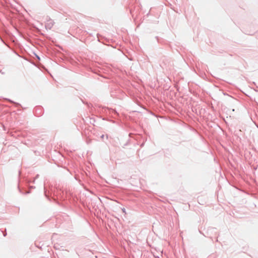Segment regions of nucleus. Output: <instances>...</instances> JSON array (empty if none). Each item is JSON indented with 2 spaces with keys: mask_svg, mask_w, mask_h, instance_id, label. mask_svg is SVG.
<instances>
[{
  "mask_svg": "<svg viewBox=\"0 0 258 258\" xmlns=\"http://www.w3.org/2000/svg\"><path fill=\"white\" fill-rule=\"evenodd\" d=\"M54 24V21L51 19L49 17H47L45 22V28L46 29L50 30L53 26Z\"/></svg>",
  "mask_w": 258,
  "mask_h": 258,
  "instance_id": "nucleus-1",
  "label": "nucleus"
},
{
  "mask_svg": "<svg viewBox=\"0 0 258 258\" xmlns=\"http://www.w3.org/2000/svg\"><path fill=\"white\" fill-rule=\"evenodd\" d=\"M104 137V135H102L101 136V139H103Z\"/></svg>",
  "mask_w": 258,
  "mask_h": 258,
  "instance_id": "nucleus-2",
  "label": "nucleus"
},
{
  "mask_svg": "<svg viewBox=\"0 0 258 258\" xmlns=\"http://www.w3.org/2000/svg\"><path fill=\"white\" fill-rule=\"evenodd\" d=\"M122 212L124 213H125V209H123L122 210Z\"/></svg>",
  "mask_w": 258,
  "mask_h": 258,
  "instance_id": "nucleus-3",
  "label": "nucleus"
},
{
  "mask_svg": "<svg viewBox=\"0 0 258 258\" xmlns=\"http://www.w3.org/2000/svg\"><path fill=\"white\" fill-rule=\"evenodd\" d=\"M6 235H7V233H6V232H5V233H4V236H6Z\"/></svg>",
  "mask_w": 258,
  "mask_h": 258,
  "instance_id": "nucleus-4",
  "label": "nucleus"
},
{
  "mask_svg": "<svg viewBox=\"0 0 258 258\" xmlns=\"http://www.w3.org/2000/svg\"><path fill=\"white\" fill-rule=\"evenodd\" d=\"M37 57L39 59H40V58L39 57V56H37Z\"/></svg>",
  "mask_w": 258,
  "mask_h": 258,
  "instance_id": "nucleus-5",
  "label": "nucleus"
},
{
  "mask_svg": "<svg viewBox=\"0 0 258 258\" xmlns=\"http://www.w3.org/2000/svg\"><path fill=\"white\" fill-rule=\"evenodd\" d=\"M144 145V143H143L142 144H141V146H143Z\"/></svg>",
  "mask_w": 258,
  "mask_h": 258,
  "instance_id": "nucleus-6",
  "label": "nucleus"
},
{
  "mask_svg": "<svg viewBox=\"0 0 258 258\" xmlns=\"http://www.w3.org/2000/svg\"><path fill=\"white\" fill-rule=\"evenodd\" d=\"M8 100H9V101H10V102H12L11 100H9V99Z\"/></svg>",
  "mask_w": 258,
  "mask_h": 258,
  "instance_id": "nucleus-7",
  "label": "nucleus"
}]
</instances>
